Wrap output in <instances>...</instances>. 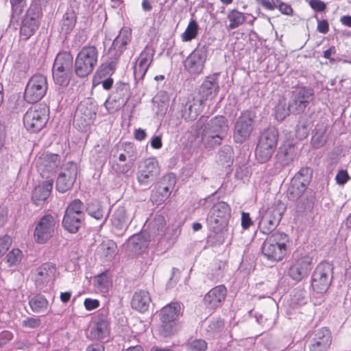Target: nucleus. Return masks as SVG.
Here are the masks:
<instances>
[{"instance_id":"obj_27","label":"nucleus","mask_w":351,"mask_h":351,"mask_svg":"<svg viewBox=\"0 0 351 351\" xmlns=\"http://www.w3.org/2000/svg\"><path fill=\"white\" fill-rule=\"evenodd\" d=\"M151 242L153 241L149 238L146 231H143L138 234L132 235L128 239L127 247L131 252L141 254L147 250Z\"/></svg>"},{"instance_id":"obj_33","label":"nucleus","mask_w":351,"mask_h":351,"mask_svg":"<svg viewBox=\"0 0 351 351\" xmlns=\"http://www.w3.org/2000/svg\"><path fill=\"white\" fill-rule=\"evenodd\" d=\"M151 302V297L148 291L140 290L136 291L132 299V307L139 311L145 312L148 310Z\"/></svg>"},{"instance_id":"obj_49","label":"nucleus","mask_w":351,"mask_h":351,"mask_svg":"<svg viewBox=\"0 0 351 351\" xmlns=\"http://www.w3.org/2000/svg\"><path fill=\"white\" fill-rule=\"evenodd\" d=\"M313 340L320 342L322 343L324 341V342L326 341V346L329 347L331 343V336L329 330L325 328L317 330L315 332Z\"/></svg>"},{"instance_id":"obj_39","label":"nucleus","mask_w":351,"mask_h":351,"mask_svg":"<svg viewBox=\"0 0 351 351\" xmlns=\"http://www.w3.org/2000/svg\"><path fill=\"white\" fill-rule=\"evenodd\" d=\"M108 324L104 319H99L95 322L91 328L90 335L94 339H102L108 335Z\"/></svg>"},{"instance_id":"obj_64","label":"nucleus","mask_w":351,"mask_h":351,"mask_svg":"<svg viewBox=\"0 0 351 351\" xmlns=\"http://www.w3.org/2000/svg\"><path fill=\"white\" fill-rule=\"evenodd\" d=\"M277 8L284 14L291 15L293 12V10L291 7L285 3L280 2L279 1L278 5H277Z\"/></svg>"},{"instance_id":"obj_38","label":"nucleus","mask_w":351,"mask_h":351,"mask_svg":"<svg viewBox=\"0 0 351 351\" xmlns=\"http://www.w3.org/2000/svg\"><path fill=\"white\" fill-rule=\"evenodd\" d=\"M98 251L101 256L111 260L117 253V245L112 240L104 241L98 247Z\"/></svg>"},{"instance_id":"obj_14","label":"nucleus","mask_w":351,"mask_h":351,"mask_svg":"<svg viewBox=\"0 0 351 351\" xmlns=\"http://www.w3.org/2000/svg\"><path fill=\"white\" fill-rule=\"evenodd\" d=\"M312 269V258L304 255L298 256L294 254L290 264L288 274L295 282H300L306 278Z\"/></svg>"},{"instance_id":"obj_51","label":"nucleus","mask_w":351,"mask_h":351,"mask_svg":"<svg viewBox=\"0 0 351 351\" xmlns=\"http://www.w3.org/2000/svg\"><path fill=\"white\" fill-rule=\"evenodd\" d=\"M223 322L220 318L213 319L210 321L206 331L210 335H215L223 329Z\"/></svg>"},{"instance_id":"obj_34","label":"nucleus","mask_w":351,"mask_h":351,"mask_svg":"<svg viewBox=\"0 0 351 351\" xmlns=\"http://www.w3.org/2000/svg\"><path fill=\"white\" fill-rule=\"evenodd\" d=\"M295 147L291 144H284L279 148L276 158L278 162L282 166H287L295 159Z\"/></svg>"},{"instance_id":"obj_42","label":"nucleus","mask_w":351,"mask_h":351,"mask_svg":"<svg viewBox=\"0 0 351 351\" xmlns=\"http://www.w3.org/2000/svg\"><path fill=\"white\" fill-rule=\"evenodd\" d=\"M290 113H291V105L287 106L285 98L279 99L278 103L275 107V117L278 121L284 120Z\"/></svg>"},{"instance_id":"obj_45","label":"nucleus","mask_w":351,"mask_h":351,"mask_svg":"<svg viewBox=\"0 0 351 351\" xmlns=\"http://www.w3.org/2000/svg\"><path fill=\"white\" fill-rule=\"evenodd\" d=\"M228 19L230 21V24L228 25V29H230L238 27L245 21L244 14L236 10H233L228 13Z\"/></svg>"},{"instance_id":"obj_6","label":"nucleus","mask_w":351,"mask_h":351,"mask_svg":"<svg viewBox=\"0 0 351 351\" xmlns=\"http://www.w3.org/2000/svg\"><path fill=\"white\" fill-rule=\"evenodd\" d=\"M132 40V29L128 27H123L119 31V35L113 40L112 46L109 49L107 56L109 58L108 66L110 71H114L118 62V58L126 46Z\"/></svg>"},{"instance_id":"obj_40","label":"nucleus","mask_w":351,"mask_h":351,"mask_svg":"<svg viewBox=\"0 0 351 351\" xmlns=\"http://www.w3.org/2000/svg\"><path fill=\"white\" fill-rule=\"evenodd\" d=\"M32 310L35 313H45L48 309V301L42 295H37L29 302Z\"/></svg>"},{"instance_id":"obj_50","label":"nucleus","mask_w":351,"mask_h":351,"mask_svg":"<svg viewBox=\"0 0 351 351\" xmlns=\"http://www.w3.org/2000/svg\"><path fill=\"white\" fill-rule=\"evenodd\" d=\"M207 343L203 339H195L186 345V351H206Z\"/></svg>"},{"instance_id":"obj_12","label":"nucleus","mask_w":351,"mask_h":351,"mask_svg":"<svg viewBox=\"0 0 351 351\" xmlns=\"http://www.w3.org/2000/svg\"><path fill=\"white\" fill-rule=\"evenodd\" d=\"M48 88L47 80L43 75H34L27 82L24 97L29 103L40 101L46 94Z\"/></svg>"},{"instance_id":"obj_25","label":"nucleus","mask_w":351,"mask_h":351,"mask_svg":"<svg viewBox=\"0 0 351 351\" xmlns=\"http://www.w3.org/2000/svg\"><path fill=\"white\" fill-rule=\"evenodd\" d=\"M204 107V100L193 98L187 101L185 104L182 103L180 112L181 116L184 120L191 121L196 119L198 115L202 112Z\"/></svg>"},{"instance_id":"obj_17","label":"nucleus","mask_w":351,"mask_h":351,"mask_svg":"<svg viewBox=\"0 0 351 351\" xmlns=\"http://www.w3.org/2000/svg\"><path fill=\"white\" fill-rule=\"evenodd\" d=\"M313 90L305 87L300 88L293 92L289 101L291 113L300 114L303 112L313 99Z\"/></svg>"},{"instance_id":"obj_36","label":"nucleus","mask_w":351,"mask_h":351,"mask_svg":"<svg viewBox=\"0 0 351 351\" xmlns=\"http://www.w3.org/2000/svg\"><path fill=\"white\" fill-rule=\"evenodd\" d=\"M180 330V324L178 321H160L158 333L162 337H171Z\"/></svg>"},{"instance_id":"obj_23","label":"nucleus","mask_w":351,"mask_h":351,"mask_svg":"<svg viewBox=\"0 0 351 351\" xmlns=\"http://www.w3.org/2000/svg\"><path fill=\"white\" fill-rule=\"evenodd\" d=\"M77 173V167L75 163H69L62 170L56 182V189L59 192L64 193L73 185Z\"/></svg>"},{"instance_id":"obj_8","label":"nucleus","mask_w":351,"mask_h":351,"mask_svg":"<svg viewBox=\"0 0 351 351\" xmlns=\"http://www.w3.org/2000/svg\"><path fill=\"white\" fill-rule=\"evenodd\" d=\"M160 168L156 158H148L141 161L138 166L136 179L143 186H151L160 175Z\"/></svg>"},{"instance_id":"obj_32","label":"nucleus","mask_w":351,"mask_h":351,"mask_svg":"<svg viewBox=\"0 0 351 351\" xmlns=\"http://www.w3.org/2000/svg\"><path fill=\"white\" fill-rule=\"evenodd\" d=\"M182 315V307L179 302H171L161 308L159 313L160 321H178Z\"/></svg>"},{"instance_id":"obj_22","label":"nucleus","mask_w":351,"mask_h":351,"mask_svg":"<svg viewBox=\"0 0 351 351\" xmlns=\"http://www.w3.org/2000/svg\"><path fill=\"white\" fill-rule=\"evenodd\" d=\"M252 131V117L250 112H244L235 123L234 138L237 143L244 142Z\"/></svg>"},{"instance_id":"obj_62","label":"nucleus","mask_w":351,"mask_h":351,"mask_svg":"<svg viewBox=\"0 0 351 351\" xmlns=\"http://www.w3.org/2000/svg\"><path fill=\"white\" fill-rule=\"evenodd\" d=\"M309 4L313 10L317 12H322L326 8V4L320 0H311Z\"/></svg>"},{"instance_id":"obj_57","label":"nucleus","mask_w":351,"mask_h":351,"mask_svg":"<svg viewBox=\"0 0 351 351\" xmlns=\"http://www.w3.org/2000/svg\"><path fill=\"white\" fill-rule=\"evenodd\" d=\"M40 320L36 317H27L22 322V326L29 328H36L40 325Z\"/></svg>"},{"instance_id":"obj_10","label":"nucleus","mask_w":351,"mask_h":351,"mask_svg":"<svg viewBox=\"0 0 351 351\" xmlns=\"http://www.w3.org/2000/svg\"><path fill=\"white\" fill-rule=\"evenodd\" d=\"M58 226L56 217L50 214L43 216L35 225L34 239L38 243H45L53 236Z\"/></svg>"},{"instance_id":"obj_55","label":"nucleus","mask_w":351,"mask_h":351,"mask_svg":"<svg viewBox=\"0 0 351 351\" xmlns=\"http://www.w3.org/2000/svg\"><path fill=\"white\" fill-rule=\"evenodd\" d=\"M326 142L324 132H317L311 138V144L313 147L319 148L324 145Z\"/></svg>"},{"instance_id":"obj_35","label":"nucleus","mask_w":351,"mask_h":351,"mask_svg":"<svg viewBox=\"0 0 351 351\" xmlns=\"http://www.w3.org/2000/svg\"><path fill=\"white\" fill-rule=\"evenodd\" d=\"M73 66V57L70 53H59L54 61L53 71L71 72Z\"/></svg>"},{"instance_id":"obj_5","label":"nucleus","mask_w":351,"mask_h":351,"mask_svg":"<svg viewBox=\"0 0 351 351\" xmlns=\"http://www.w3.org/2000/svg\"><path fill=\"white\" fill-rule=\"evenodd\" d=\"M278 132L275 128H270L263 132L256 148V157L261 162H265L276 150Z\"/></svg>"},{"instance_id":"obj_1","label":"nucleus","mask_w":351,"mask_h":351,"mask_svg":"<svg viewBox=\"0 0 351 351\" xmlns=\"http://www.w3.org/2000/svg\"><path fill=\"white\" fill-rule=\"evenodd\" d=\"M200 128L198 134L201 137V143L206 149H213L219 145L226 136L228 125L226 119L223 116H216L206 123L204 119L201 118L197 122Z\"/></svg>"},{"instance_id":"obj_15","label":"nucleus","mask_w":351,"mask_h":351,"mask_svg":"<svg viewBox=\"0 0 351 351\" xmlns=\"http://www.w3.org/2000/svg\"><path fill=\"white\" fill-rule=\"evenodd\" d=\"M284 209L283 207L274 206L266 210L258 223L261 232L265 234L273 232L281 220Z\"/></svg>"},{"instance_id":"obj_9","label":"nucleus","mask_w":351,"mask_h":351,"mask_svg":"<svg viewBox=\"0 0 351 351\" xmlns=\"http://www.w3.org/2000/svg\"><path fill=\"white\" fill-rule=\"evenodd\" d=\"M84 204L80 199L73 200L65 211L62 220L64 228L71 233L79 230L84 218Z\"/></svg>"},{"instance_id":"obj_24","label":"nucleus","mask_w":351,"mask_h":351,"mask_svg":"<svg viewBox=\"0 0 351 351\" xmlns=\"http://www.w3.org/2000/svg\"><path fill=\"white\" fill-rule=\"evenodd\" d=\"M146 233L149 238L152 239L153 243L159 241L164 235L166 230V221L165 217L160 215H156L150 221H147L145 224Z\"/></svg>"},{"instance_id":"obj_16","label":"nucleus","mask_w":351,"mask_h":351,"mask_svg":"<svg viewBox=\"0 0 351 351\" xmlns=\"http://www.w3.org/2000/svg\"><path fill=\"white\" fill-rule=\"evenodd\" d=\"M60 164V157L58 154L51 153H43L39 155L36 160V166L38 171L43 178L53 179V175Z\"/></svg>"},{"instance_id":"obj_13","label":"nucleus","mask_w":351,"mask_h":351,"mask_svg":"<svg viewBox=\"0 0 351 351\" xmlns=\"http://www.w3.org/2000/svg\"><path fill=\"white\" fill-rule=\"evenodd\" d=\"M41 16V9L36 5H32L27 10L20 28V34L23 39L27 40L35 34L38 29Z\"/></svg>"},{"instance_id":"obj_37","label":"nucleus","mask_w":351,"mask_h":351,"mask_svg":"<svg viewBox=\"0 0 351 351\" xmlns=\"http://www.w3.org/2000/svg\"><path fill=\"white\" fill-rule=\"evenodd\" d=\"M95 288L102 293H107L112 286V281L108 273H102L95 277Z\"/></svg>"},{"instance_id":"obj_56","label":"nucleus","mask_w":351,"mask_h":351,"mask_svg":"<svg viewBox=\"0 0 351 351\" xmlns=\"http://www.w3.org/2000/svg\"><path fill=\"white\" fill-rule=\"evenodd\" d=\"M326 343V341L324 342V341L322 343L312 339L308 345L309 351H326L328 346Z\"/></svg>"},{"instance_id":"obj_41","label":"nucleus","mask_w":351,"mask_h":351,"mask_svg":"<svg viewBox=\"0 0 351 351\" xmlns=\"http://www.w3.org/2000/svg\"><path fill=\"white\" fill-rule=\"evenodd\" d=\"M76 23V14L73 10H67L63 16L62 29L65 33H69L75 27Z\"/></svg>"},{"instance_id":"obj_31","label":"nucleus","mask_w":351,"mask_h":351,"mask_svg":"<svg viewBox=\"0 0 351 351\" xmlns=\"http://www.w3.org/2000/svg\"><path fill=\"white\" fill-rule=\"evenodd\" d=\"M52 187L53 179H47L42 184L35 187L32 194L34 204L42 205L49 196Z\"/></svg>"},{"instance_id":"obj_63","label":"nucleus","mask_w":351,"mask_h":351,"mask_svg":"<svg viewBox=\"0 0 351 351\" xmlns=\"http://www.w3.org/2000/svg\"><path fill=\"white\" fill-rule=\"evenodd\" d=\"M260 3L266 9L272 10L277 8L279 0H259Z\"/></svg>"},{"instance_id":"obj_54","label":"nucleus","mask_w":351,"mask_h":351,"mask_svg":"<svg viewBox=\"0 0 351 351\" xmlns=\"http://www.w3.org/2000/svg\"><path fill=\"white\" fill-rule=\"evenodd\" d=\"M14 67L16 70L25 72L28 68L27 57L25 54H19L17 59L15 60Z\"/></svg>"},{"instance_id":"obj_21","label":"nucleus","mask_w":351,"mask_h":351,"mask_svg":"<svg viewBox=\"0 0 351 351\" xmlns=\"http://www.w3.org/2000/svg\"><path fill=\"white\" fill-rule=\"evenodd\" d=\"M207 58V51L204 47L194 49L184 62L185 69L191 73H201Z\"/></svg>"},{"instance_id":"obj_3","label":"nucleus","mask_w":351,"mask_h":351,"mask_svg":"<svg viewBox=\"0 0 351 351\" xmlns=\"http://www.w3.org/2000/svg\"><path fill=\"white\" fill-rule=\"evenodd\" d=\"M98 50L95 46H85L78 53L75 62V71L80 77H85L94 70L98 61Z\"/></svg>"},{"instance_id":"obj_61","label":"nucleus","mask_w":351,"mask_h":351,"mask_svg":"<svg viewBox=\"0 0 351 351\" xmlns=\"http://www.w3.org/2000/svg\"><path fill=\"white\" fill-rule=\"evenodd\" d=\"M13 338V335L11 332L4 330L0 332V347L8 343Z\"/></svg>"},{"instance_id":"obj_29","label":"nucleus","mask_w":351,"mask_h":351,"mask_svg":"<svg viewBox=\"0 0 351 351\" xmlns=\"http://www.w3.org/2000/svg\"><path fill=\"white\" fill-rule=\"evenodd\" d=\"M57 275L55 264L46 263L39 267L35 273V281L37 285L53 281Z\"/></svg>"},{"instance_id":"obj_60","label":"nucleus","mask_w":351,"mask_h":351,"mask_svg":"<svg viewBox=\"0 0 351 351\" xmlns=\"http://www.w3.org/2000/svg\"><path fill=\"white\" fill-rule=\"evenodd\" d=\"M337 183L339 184H344L349 180V176L346 171L340 170L335 177Z\"/></svg>"},{"instance_id":"obj_26","label":"nucleus","mask_w":351,"mask_h":351,"mask_svg":"<svg viewBox=\"0 0 351 351\" xmlns=\"http://www.w3.org/2000/svg\"><path fill=\"white\" fill-rule=\"evenodd\" d=\"M219 73H214L206 77L199 89V93L202 97L201 99L204 101L208 99H213L217 96L219 93V87L218 84Z\"/></svg>"},{"instance_id":"obj_7","label":"nucleus","mask_w":351,"mask_h":351,"mask_svg":"<svg viewBox=\"0 0 351 351\" xmlns=\"http://www.w3.org/2000/svg\"><path fill=\"white\" fill-rule=\"evenodd\" d=\"M230 212L229 205L224 202H219L214 204L206 219L210 228L215 232L221 231L228 225Z\"/></svg>"},{"instance_id":"obj_43","label":"nucleus","mask_w":351,"mask_h":351,"mask_svg":"<svg viewBox=\"0 0 351 351\" xmlns=\"http://www.w3.org/2000/svg\"><path fill=\"white\" fill-rule=\"evenodd\" d=\"M154 108L158 114H165L168 107V98L165 93H160L153 98Z\"/></svg>"},{"instance_id":"obj_19","label":"nucleus","mask_w":351,"mask_h":351,"mask_svg":"<svg viewBox=\"0 0 351 351\" xmlns=\"http://www.w3.org/2000/svg\"><path fill=\"white\" fill-rule=\"evenodd\" d=\"M155 50L147 45L140 53L134 66V75L136 80H142L154 60Z\"/></svg>"},{"instance_id":"obj_59","label":"nucleus","mask_w":351,"mask_h":351,"mask_svg":"<svg viewBox=\"0 0 351 351\" xmlns=\"http://www.w3.org/2000/svg\"><path fill=\"white\" fill-rule=\"evenodd\" d=\"M84 305L87 311H93L99 306V301L96 299L86 298L84 302Z\"/></svg>"},{"instance_id":"obj_48","label":"nucleus","mask_w":351,"mask_h":351,"mask_svg":"<svg viewBox=\"0 0 351 351\" xmlns=\"http://www.w3.org/2000/svg\"><path fill=\"white\" fill-rule=\"evenodd\" d=\"M71 72L53 71L54 82L60 86H66L70 82Z\"/></svg>"},{"instance_id":"obj_58","label":"nucleus","mask_w":351,"mask_h":351,"mask_svg":"<svg viewBox=\"0 0 351 351\" xmlns=\"http://www.w3.org/2000/svg\"><path fill=\"white\" fill-rule=\"evenodd\" d=\"M11 243V239L8 236L0 238V257H1L8 250Z\"/></svg>"},{"instance_id":"obj_53","label":"nucleus","mask_w":351,"mask_h":351,"mask_svg":"<svg viewBox=\"0 0 351 351\" xmlns=\"http://www.w3.org/2000/svg\"><path fill=\"white\" fill-rule=\"evenodd\" d=\"M22 258V252L19 249H13L7 256V261L10 265H14L19 263Z\"/></svg>"},{"instance_id":"obj_52","label":"nucleus","mask_w":351,"mask_h":351,"mask_svg":"<svg viewBox=\"0 0 351 351\" xmlns=\"http://www.w3.org/2000/svg\"><path fill=\"white\" fill-rule=\"evenodd\" d=\"M105 106L109 113H113L121 109L123 103L119 99H117L110 97L105 102Z\"/></svg>"},{"instance_id":"obj_18","label":"nucleus","mask_w":351,"mask_h":351,"mask_svg":"<svg viewBox=\"0 0 351 351\" xmlns=\"http://www.w3.org/2000/svg\"><path fill=\"white\" fill-rule=\"evenodd\" d=\"M137 158L138 155L135 147L131 143H125L123 152L119 154L118 160L121 162L126 161L127 162L123 165L115 162L112 165V167L117 173H127Z\"/></svg>"},{"instance_id":"obj_47","label":"nucleus","mask_w":351,"mask_h":351,"mask_svg":"<svg viewBox=\"0 0 351 351\" xmlns=\"http://www.w3.org/2000/svg\"><path fill=\"white\" fill-rule=\"evenodd\" d=\"M197 32L198 25L195 20H191L181 36L182 40L184 42L191 41L196 37Z\"/></svg>"},{"instance_id":"obj_20","label":"nucleus","mask_w":351,"mask_h":351,"mask_svg":"<svg viewBox=\"0 0 351 351\" xmlns=\"http://www.w3.org/2000/svg\"><path fill=\"white\" fill-rule=\"evenodd\" d=\"M176 184V178L174 174L169 173L164 176L160 185L152 195V202L156 204H160L165 202L171 194Z\"/></svg>"},{"instance_id":"obj_11","label":"nucleus","mask_w":351,"mask_h":351,"mask_svg":"<svg viewBox=\"0 0 351 351\" xmlns=\"http://www.w3.org/2000/svg\"><path fill=\"white\" fill-rule=\"evenodd\" d=\"M332 267L328 263L319 264L312 276L311 286L319 293H325L332 281Z\"/></svg>"},{"instance_id":"obj_28","label":"nucleus","mask_w":351,"mask_h":351,"mask_svg":"<svg viewBox=\"0 0 351 351\" xmlns=\"http://www.w3.org/2000/svg\"><path fill=\"white\" fill-rule=\"evenodd\" d=\"M133 217V213L125 207L119 206L114 210L112 216V225L119 231H125L128 228Z\"/></svg>"},{"instance_id":"obj_30","label":"nucleus","mask_w":351,"mask_h":351,"mask_svg":"<svg viewBox=\"0 0 351 351\" xmlns=\"http://www.w3.org/2000/svg\"><path fill=\"white\" fill-rule=\"evenodd\" d=\"M227 290L225 286L219 285L214 287L204 296V302L209 308H215L225 299Z\"/></svg>"},{"instance_id":"obj_4","label":"nucleus","mask_w":351,"mask_h":351,"mask_svg":"<svg viewBox=\"0 0 351 351\" xmlns=\"http://www.w3.org/2000/svg\"><path fill=\"white\" fill-rule=\"evenodd\" d=\"M49 108L43 104L28 109L23 117L25 128L32 132H38L46 125L49 118Z\"/></svg>"},{"instance_id":"obj_46","label":"nucleus","mask_w":351,"mask_h":351,"mask_svg":"<svg viewBox=\"0 0 351 351\" xmlns=\"http://www.w3.org/2000/svg\"><path fill=\"white\" fill-rule=\"evenodd\" d=\"M220 161L227 167H230L233 162V150L229 145H224L219 152Z\"/></svg>"},{"instance_id":"obj_2","label":"nucleus","mask_w":351,"mask_h":351,"mask_svg":"<svg viewBox=\"0 0 351 351\" xmlns=\"http://www.w3.org/2000/svg\"><path fill=\"white\" fill-rule=\"evenodd\" d=\"M287 235L282 232H276L267 238L262 246V253L268 260L278 262L286 254V242Z\"/></svg>"},{"instance_id":"obj_44","label":"nucleus","mask_w":351,"mask_h":351,"mask_svg":"<svg viewBox=\"0 0 351 351\" xmlns=\"http://www.w3.org/2000/svg\"><path fill=\"white\" fill-rule=\"evenodd\" d=\"M87 212L89 215L97 220L106 219L104 208L99 202H93L88 205Z\"/></svg>"}]
</instances>
